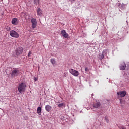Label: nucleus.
<instances>
[{
	"label": "nucleus",
	"instance_id": "f257e3e1",
	"mask_svg": "<svg viewBox=\"0 0 129 129\" xmlns=\"http://www.w3.org/2000/svg\"><path fill=\"white\" fill-rule=\"evenodd\" d=\"M26 87H27V85H26V84L23 83L20 84L18 88L19 93L25 92L26 91Z\"/></svg>",
	"mask_w": 129,
	"mask_h": 129
},
{
	"label": "nucleus",
	"instance_id": "f03ea898",
	"mask_svg": "<svg viewBox=\"0 0 129 129\" xmlns=\"http://www.w3.org/2000/svg\"><path fill=\"white\" fill-rule=\"evenodd\" d=\"M20 74V71H19V69H15L12 71L11 76L12 77H17Z\"/></svg>",
	"mask_w": 129,
	"mask_h": 129
},
{
	"label": "nucleus",
	"instance_id": "7ed1b4c3",
	"mask_svg": "<svg viewBox=\"0 0 129 129\" xmlns=\"http://www.w3.org/2000/svg\"><path fill=\"white\" fill-rule=\"evenodd\" d=\"M10 35L11 37H13L14 38H19L20 37V34L15 30L11 31Z\"/></svg>",
	"mask_w": 129,
	"mask_h": 129
},
{
	"label": "nucleus",
	"instance_id": "20e7f679",
	"mask_svg": "<svg viewBox=\"0 0 129 129\" xmlns=\"http://www.w3.org/2000/svg\"><path fill=\"white\" fill-rule=\"evenodd\" d=\"M69 72L72 74V75H73V76H75V77H77L78 75H79V73L78 71L73 69H71L69 70Z\"/></svg>",
	"mask_w": 129,
	"mask_h": 129
},
{
	"label": "nucleus",
	"instance_id": "39448f33",
	"mask_svg": "<svg viewBox=\"0 0 129 129\" xmlns=\"http://www.w3.org/2000/svg\"><path fill=\"white\" fill-rule=\"evenodd\" d=\"M24 51V48L23 47H18L16 49V53L17 56H20Z\"/></svg>",
	"mask_w": 129,
	"mask_h": 129
},
{
	"label": "nucleus",
	"instance_id": "423d86ee",
	"mask_svg": "<svg viewBox=\"0 0 129 129\" xmlns=\"http://www.w3.org/2000/svg\"><path fill=\"white\" fill-rule=\"evenodd\" d=\"M31 22L32 23V28L35 29L37 27V20L36 19L33 18L31 19Z\"/></svg>",
	"mask_w": 129,
	"mask_h": 129
},
{
	"label": "nucleus",
	"instance_id": "0eeeda50",
	"mask_svg": "<svg viewBox=\"0 0 129 129\" xmlns=\"http://www.w3.org/2000/svg\"><path fill=\"white\" fill-rule=\"evenodd\" d=\"M117 94L120 97H124L126 95V92L125 91H122L117 92Z\"/></svg>",
	"mask_w": 129,
	"mask_h": 129
},
{
	"label": "nucleus",
	"instance_id": "6e6552de",
	"mask_svg": "<svg viewBox=\"0 0 129 129\" xmlns=\"http://www.w3.org/2000/svg\"><path fill=\"white\" fill-rule=\"evenodd\" d=\"M61 34L62 35V37H64V38H68V36H69V35L67 34L65 30H61Z\"/></svg>",
	"mask_w": 129,
	"mask_h": 129
},
{
	"label": "nucleus",
	"instance_id": "1a4fd4ad",
	"mask_svg": "<svg viewBox=\"0 0 129 129\" xmlns=\"http://www.w3.org/2000/svg\"><path fill=\"white\" fill-rule=\"evenodd\" d=\"M19 24V21H18V19L13 18L12 20V24L17 26Z\"/></svg>",
	"mask_w": 129,
	"mask_h": 129
},
{
	"label": "nucleus",
	"instance_id": "9d476101",
	"mask_svg": "<svg viewBox=\"0 0 129 129\" xmlns=\"http://www.w3.org/2000/svg\"><path fill=\"white\" fill-rule=\"evenodd\" d=\"M100 106V102H96L93 103V107L94 108H98Z\"/></svg>",
	"mask_w": 129,
	"mask_h": 129
},
{
	"label": "nucleus",
	"instance_id": "9b49d317",
	"mask_svg": "<svg viewBox=\"0 0 129 129\" xmlns=\"http://www.w3.org/2000/svg\"><path fill=\"white\" fill-rule=\"evenodd\" d=\"M126 67V66L125 64V63L123 62L120 66V70H125Z\"/></svg>",
	"mask_w": 129,
	"mask_h": 129
},
{
	"label": "nucleus",
	"instance_id": "f8f14e48",
	"mask_svg": "<svg viewBox=\"0 0 129 129\" xmlns=\"http://www.w3.org/2000/svg\"><path fill=\"white\" fill-rule=\"evenodd\" d=\"M51 109H52V106H50L49 105H46L45 106V110L46 111H48V112L51 111Z\"/></svg>",
	"mask_w": 129,
	"mask_h": 129
},
{
	"label": "nucleus",
	"instance_id": "ddd939ff",
	"mask_svg": "<svg viewBox=\"0 0 129 129\" xmlns=\"http://www.w3.org/2000/svg\"><path fill=\"white\" fill-rule=\"evenodd\" d=\"M37 113L39 115H41V114H42V108L41 107H37Z\"/></svg>",
	"mask_w": 129,
	"mask_h": 129
},
{
	"label": "nucleus",
	"instance_id": "4468645a",
	"mask_svg": "<svg viewBox=\"0 0 129 129\" xmlns=\"http://www.w3.org/2000/svg\"><path fill=\"white\" fill-rule=\"evenodd\" d=\"M37 13L38 16H41V15H42V10H41L40 8L37 9Z\"/></svg>",
	"mask_w": 129,
	"mask_h": 129
},
{
	"label": "nucleus",
	"instance_id": "2eb2a0df",
	"mask_svg": "<svg viewBox=\"0 0 129 129\" xmlns=\"http://www.w3.org/2000/svg\"><path fill=\"white\" fill-rule=\"evenodd\" d=\"M102 54L105 57L107 55V49L103 50Z\"/></svg>",
	"mask_w": 129,
	"mask_h": 129
},
{
	"label": "nucleus",
	"instance_id": "dca6fc26",
	"mask_svg": "<svg viewBox=\"0 0 129 129\" xmlns=\"http://www.w3.org/2000/svg\"><path fill=\"white\" fill-rule=\"evenodd\" d=\"M104 56L103 55V54L102 53L100 55H99V60H100V61H101V60H102V59H104Z\"/></svg>",
	"mask_w": 129,
	"mask_h": 129
},
{
	"label": "nucleus",
	"instance_id": "f3484780",
	"mask_svg": "<svg viewBox=\"0 0 129 129\" xmlns=\"http://www.w3.org/2000/svg\"><path fill=\"white\" fill-rule=\"evenodd\" d=\"M50 62L52 64V65H55V64H56V61L55 60V59H54V58H51L50 59Z\"/></svg>",
	"mask_w": 129,
	"mask_h": 129
},
{
	"label": "nucleus",
	"instance_id": "a211bd4d",
	"mask_svg": "<svg viewBox=\"0 0 129 129\" xmlns=\"http://www.w3.org/2000/svg\"><path fill=\"white\" fill-rule=\"evenodd\" d=\"M39 2L40 0H34V3L35 5H36V6L38 5V4H39Z\"/></svg>",
	"mask_w": 129,
	"mask_h": 129
},
{
	"label": "nucleus",
	"instance_id": "6ab92c4d",
	"mask_svg": "<svg viewBox=\"0 0 129 129\" xmlns=\"http://www.w3.org/2000/svg\"><path fill=\"white\" fill-rule=\"evenodd\" d=\"M63 105H64V103H60L57 106L58 107H62L63 106Z\"/></svg>",
	"mask_w": 129,
	"mask_h": 129
},
{
	"label": "nucleus",
	"instance_id": "aec40b11",
	"mask_svg": "<svg viewBox=\"0 0 129 129\" xmlns=\"http://www.w3.org/2000/svg\"><path fill=\"white\" fill-rule=\"evenodd\" d=\"M6 30L7 31H11V30H12V29L11 28V27H9V26H7L6 27Z\"/></svg>",
	"mask_w": 129,
	"mask_h": 129
},
{
	"label": "nucleus",
	"instance_id": "412c9836",
	"mask_svg": "<svg viewBox=\"0 0 129 129\" xmlns=\"http://www.w3.org/2000/svg\"><path fill=\"white\" fill-rule=\"evenodd\" d=\"M31 54H32V52H31V51H29L28 53V57H31Z\"/></svg>",
	"mask_w": 129,
	"mask_h": 129
},
{
	"label": "nucleus",
	"instance_id": "4be33fe9",
	"mask_svg": "<svg viewBox=\"0 0 129 129\" xmlns=\"http://www.w3.org/2000/svg\"><path fill=\"white\" fill-rule=\"evenodd\" d=\"M89 70L88 69V68H86L85 69V71L86 72H88Z\"/></svg>",
	"mask_w": 129,
	"mask_h": 129
},
{
	"label": "nucleus",
	"instance_id": "5701e85b",
	"mask_svg": "<svg viewBox=\"0 0 129 129\" xmlns=\"http://www.w3.org/2000/svg\"><path fill=\"white\" fill-rule=\"evenodd\" d=\"M105 120H106L107 122H109V120L107 119L106 117L105 118Z\"/></svg>",
	"mask_w": 129,
	"mask_h": 129
},
{
	"label": "nucleus",
	"instance_id": "b1692460",
	"mask_svg": "<svg viewBox=\"0 0 129 129\" xmlns=\"http://www.w3.org/2000/svg\"><path fill=\"white\" fill-rule=\"evenodd\" d=\"M70 2H74L75 0H69Z\"/></svg>",
	"mask_w": 129,
	"mask_h": 129
},
{
	"label": "nucleus",
	"instance_id": "393cba45",
	"mask_svg": "<svg viewBox=\"0 0 129 129\" xmlns=\"http://www.w3.org/2000/svg\"><path fill=\"white\" fill-rule=\"evenodd\" d=\"M120 129H124V127H120Z\"/></svg>",
	"mask_w": 129,
	"mask_h": 129
},
{
	"label": "nucleus",
	"instance_id": "a878e982",
	"mask_svg": "<svg viewBox=\"0 0 129 129\" xmlns=\"http://www.w3.org/2000/svg\"><path fill=\"white\" fill-rule=\"evenodd\" d=\"M35 81H37V79H35Z\"/></svg>",
	"mask_w": 129,
	"mask_h": 129
}]
</instances>
